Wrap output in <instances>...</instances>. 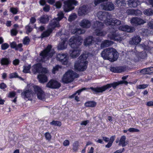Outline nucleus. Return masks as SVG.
<instances>
[{
  "label": "nucleus",
  "instance_id": "f257e3e1",
  "mask_svg": "<svg viewBox=\"0 0 153 153\" xmlns=\"http://www.w3.org/2000/svg\"><path fill=\"white\" fill-rule=\"evenodd\" d=\"M82 39L79 36H73L69 40V44L71 48L69 52L71 57L72 58H75L78 57L81 51L79 46L81 45Z\"/></svg>",
  "mask_w": 153,
  "mask_h": 153
},
{
  "label": "nucleus",
  "instance_id": "f03ea898",
  "mask_svg": "<svg viewBox=\"0 0 153 153\" xmlns=\"http://www.w3.org/2000/svg\"><path fill=\"white\" fill-rule=\"evenodd\" d=\"M124 84L127 85L128 82L125 80L118 81L117 82H114L110 84H108L106 85L103 86L101 87H97L94 88L93 87H90V89L93 91L94 94L99 93H102L107 89L112 87L114 89H116L117 86L120 85Z\"/></svg>",
  "mask_w": 153,
  "mask_h": 153
},
{
  "label": "nucleus",
  "instance_id": "7ed1b4c3",
  "mask_svg": "<svg viewBox=\"0 0 153 153\" xmlns=\"http://www.w3.org/2000/svg\"><path fill=\"white\" fill-rule=\"evenodd\" d=\"M102 57L104 59H107L111 62L116 61L118 58V53L113 48H108L104 49L101 53Z\"/></svg>",
  "mask_w": 153,
  "mask_h": 153
},
{
  "label": "nucleus",
  "instance_id": "20e7f679",
  "mask_svg": "<svg viewBox=\"0 0 153 153\" xmlns=\"http://www.w3.org/2000/svg\"><path fill=\"white\" fill-rule=\"evenodd\" d=\"M79 77V75L74 71L69 70L64 75L62 80L64 83L67 84L72 82L75 78Z\"/></svg>",
  "mask_w": 153,
  "mask_h": 153
},
{
  "label": "nucleus",
  "instance_id": "39448f33",
  "mask_svg": "<svg viewBox=\"0 0 153 153\" xmlns=\"http://www.w3.org/2000/svg\"><path fill=\"white\" fill-rule=\"evenodd\" d=\"M79 4L78 2L76 0H67L63 2V8L65 12H68L74 9V6Z\"/></svg>",
  "mask_w": 153,
  "mask_h": 153
},
{
  "label": "nucleus",
  "instance_id": "423d86ee",
  "mask_svg": "<svg viewBox=\"0 0 153 153\" xmlns=\"http://www.w3.org/2000/svg\"><path fill=\"white\" fill-rule=\"evenodd\" d=\"M56 24L54 20L51 21L48 26V29L44 31L41 34L42 38H44L49 36L52 33L53 30L56 27Z\"/></svg>",
  "mask_w": 153,
  "mask_h": 153
},
{
  "label": "nucleus",
  "instance_id": "0eeeda50",
  "mask_svg": "<svg viewBox=\"0 0 153 153\" xmlns=\"http://www.w3.org/2000/svg\"><path fill=\"white\" fill-rule=\"evenodd\" d=\"M32 71V72L34 74H36L37 73L47 74L48 72L47 68H43L42 64L39 63L33 65Z\"/></svg>",
  "mask_w": 153,
  "mask_h": 153
},
{
  "label": "nucleus",
  "instance_id": "6e6552de",
  "mask_svg": "<svg viewBox=\"0 0 153 153\" xmlns=\"http://www.w3.org/2000/svg\"><path fill=\"white\" fill-rule=\"evenodd\" d=\"M104 24L103 23L99 21H96L94 24L95 33L96 35L98 36H102L105 35L106 33L102 30Z\"/></svg>",
  "mask_w": 153,
  "mask_h": 153
},
{
  "label": "nucleus",
  "instance_id": "1a4fd4ad",
  "mask_svg": "<svg viewBox=\"0 0 153 153\" xmlns=\"http://www.w3.org/2000/svg\"><path fill=\"white\" fill-rule=\"evenodd\" d=\"M123 34L115 30L108 35V37L111 40L120 42L123 39Z\"/></svg>",
  "mask_w": 153,
  "mask_h": 153
},
{
  "label": "nucleus",
  "instance_id": "9d476101",
  "mask_svg": "<svg viewBox=\"0 0 153 153\" xmlns=\"http://www.w3.org/2000/svg\"><path fill=\"white\" fill-rule=\"evenodd\" d=\"M67 53H59L57 55L56 59L62 65H67L68 63V57Z\"/></svg>",
  "mask_w": 153,
  "mask_h": 153
},
{
  "label": "nucleus",
  "instance_id": "9b49d317",
  "mask_svg": "<svg viewBox=\"0 0 153 153\" xmlns=\"http://www.w3.org/2000/svg\"><path fill=\"white\" fill-rule=\"evenodd\" d=\"M76 62L74 64V68L76 70L79 71H84L87 68L88 62Z\"/></svg>",
  "mask_w": 153,
  "mask_h": 153
},
{
  "label": "nucleus",
  "instance_id": "f8f14e48",
  "mask_svg": "<svg viewBox=\"0 0 153 153\" xmlns=\"http://www.w3.org/2000/svg\"><path fill=\"white\" fill-rule=\"evenodd\" d=\"M52 48V45H48L46 48L40 54V55L43 58L47 56L50 57H52L53 54V53L51 51Z\"/></svg>",
  "mask_w": 153,
  "mask_h": 153
},
{
  "label": "nucleus",
  "instance_id": "ddd939ff",
  "mask_svg": "<svg viewBox=\"0 0 153 153\" xmlns=\"http://www.w3.org/2000/svg\"><path fill=\"white\" fill-rule=\"evenodd\" d=\"M97 16L100 20L104 21L105 20V23L107 20L111 17V15L109 14L107 12L100 11L97 13Z\"/></svg>",
  "mask_w": 153,
  "mask_h": 153
},
{
  "label": "nucleus",
  "instance_id": "4468645a",
  "mask_svg": "<svg viewBox=\"0 0 153 153\" xmlns=\"http://www.w3.org/2000/svg\"><path fill=\"white\" fill-rule=\"evenodd\" d=\"M33 88L34 91L37 94L38 98L42 100L45 99V95L41 88L37 85L33 86Z\"/></svg>",
  "mask_w": 153,
  "mask_h": 153
},
{
  "label": "nucleus",
  "instance_id": "2eb2a0df",
  "mask_svg": "<svg viewBox=\"0 0 153 153\" xmlns=\"http://www.w3.org/2000/svg\"><path fill=\"white\" fill-rule=\"evenodd\" d=\"M61 86L60 84L56 80L51 79L47 83L46 87L51 89L58 88Z\"/></svg>",
  "mask_w": 153,
  "mask_h": 153
},
{
  "label": "nucleus",
  "instance_id": "dca6fc26",
  "mask_svg": "<svg viewBox=\"0 0 153 153\" xmlns=\"http://www.w3.org/2000/svg\"><path fill=\"white\" fill-rule=\"evenodd\" d=\"M103 3L101 4L102 8L105 10L111 11L114 9V4L111 2H107Z\"/></svg>",
  "mask_w": 153,
  "mask_h": 153
},
{
  "label": "nucleus",
  "instance_id": "f3484780",
  "mask_svg": "<svg viewBox=\"0 0 153 153\" xmlns=\"http://www.w3.org/2000/svg\"><path fill=\"white\" fill-rule=\"evenodd\" d=\"M131 24L135 26H137L141 25H143L145 23L144 20L138 17H134L131 20Z\"/></svg>",
  "mask_w": 153,
  "mask_h": 153
},
{
  "label": "nucleus",
  "instance_id": "a211bd4d",
  "mask_svg": "<svg viewBox=\"0 0 153 153\" xmlns=\"http://www.w3.org/2000/svg\"><path fill=\"white\" fill-rule=\"evenodd\" d=\"M118 29L120 30L128 33H132L135 30L134 27L129 26L127 25L120 26L119 27Z\"/></svg>",
  "mask_w": 153,
  "mask_h": 153
},
{
  "label": "nucleus",
  "instance_id": "6ab92c4d",
  "mask_svg": "<svg viewBox=\"0 0 153 153\" xmlns=\"http://www.w3.org/2000/svg\"><path fill=\"white\" fill-rule=\"evenodd\" d=\"M121 24V21L115 18H113L108 20H107L106 22V24L108 25L117 26Z\"/></svg>",
  "mask_w": 153,
  "mask_h": 153
},
{
  "label": "nucleus",
  "instance_id": "aec40b11",
  "mask_svg": "<svg viewBox=\"0 0 153 153\" xmlns=\"http://www.w3.org/2000/svg\"><path fill=\"white\" fill-rule=\"evenodd\" d=\"M88 7L85 5L80 7L78 11L79 15L82 16L87 14L88 12Z\"/></svg>",
  "mask_w": 153,
  "mask_h": 153
},
{
  "label": "nucleus",
  "instance_id": "412c9836",
  "mask_svg": "<svg viewBox=\"0 0 153 153\" xmlns=\"http://www.w3.org/2000/svg\"><path fill=\"white\" fill-rule=\"evenodd\" d=\"M90 88H88L84 87L81 89H79L77 91H76L75 93H74L71 96V97L73 98L75 97V100L77 102L79 101L80 100L79 97L77 96H76V95L77 94H78V95H79L82 91L85 90H87L89 89H90Z\"/></svg>",
  "mask_w": 153,
  "mask_h": 153
},
{
  "label": "nucleus",
  "instance_id": "4be33fe9",
  "mask_svg": "<svg viewBox=\"0 0 153 153\" xmlns=\"http://www.w3.org/2000/svg\"><path fill=\"white\" fill-rule=\"evenodd\" d=\"M38 20L39 23L42 24H47L49 20V16L47 15H43L39 18Z\"/></svg>",
  "mask_w": 153,
  "mask_h": 153
},
{
  "label": "nucleus",
  "instance_id": "5701e85b",
  "mask_svg": "<svg viewBox=\"0 0 153 153\" xmlns=\"http://www.w3.org/2000/svg\"><path fill=\"white\" fill-rule=\"evenodd\" d=\"M141 39L139 36H134L129 41V43L131 45H136L139 43L141 41Z\"/></svg>",
  "mask_w": 153,
  "mask_h": 153
},
{
  "label": "nucleus",
  "instance_id": "b1692460",
  "mask_svg": "<svg viewBox=\"0 0 153 153\" xmlns=\"http://www.w3.org/2000/svg\"><path fill=\"white\" fill-rule=\"evenodd\" d=\"M94 41L92 36H89L87 37L84 40V44L85 46H88L94 43Z\"/></svg>",
  "mask_w": 153,
  "mask_h": 153
},
{
  "label": "nucleus",
  "instance_id": "393cba45",
  "mask_svg": "<svg viewBox=\"0 0 153 153\" xmlns=\"http://www.w3.org/2000/svg\"><path fill=\"white\" fill-rule=\"evenodd\" d=\"M46 74H41L37 76V79L39 82L42 83L46 82L48 81V77L45 75Z\"/></svg>",
  "mask_w": 153,
  "mask_h": 153
},
{
  "label": "nucleus",
  "instance_id": "a878e982",
  "mask_svg": "<svg viewBox=\"0 0 153 153\" xmlns=\"http://www.w3.org/2000/svg\"><path fill=\"white\" fill-rule=\"evenodd\" d=\"M32 91L30 89H27L24 91L21 94L22 97L25 99L30 97L32 95Z\"/></svg>",
  "mask_w": 153,
  "mask_h": 153
},
{
  "label": "nucleus",
  "instance_id": "bb28decb",
  "mask_svg": "<svg viewBox=\"0 0 153 153\" xmlns=\"http://www.w3.org/2000/svg\"><path fill=\"white\" fill-rule=\"evenodd\" d=\"M80 26L85 28H88L91 25L90 22L87 19H83L81 21L80 24Z\"/></svg>",
  "mask_w": 153,
  "mask_h": 153
},
{
  "label": "nucleus",
  "instance_id": "cd10ccee",
  "mask_svg": "<svg viewBox=\"0 0 153 153\" xmlns=\"http://www.w3.org/2000/svg\"><path fill=\"white\" fill-rule=\"evenodd\" d=\"M110 71L113 72L115 73H120L125 71L124 67H111L110 69Z\"/></svg>",
  "mask_w": 153,
  "mask_h": 153
},
{
  "label": "nucleus",
  "instance_id": "c85d7f7f",
  "mask_svg": "<svg viewBox=\"0 0 153 153\" xmlns=\"http://www.w3.org/2000/svg\"><path fill=\"white\" fill-rule=\"evenodd\" d=\"M58 17L55 19H53L51 21L54 20V22L56 24V27L59 26V21L61 20L63 17H64V14L63 13L61 12L58 14Z\"/></svg>",
  "mask_w": 153,
  "mask_h": 153
},
{
  "label": "nucleus",
  "instance_id": "c756f323",
  "mask_svg": "<svg viewBox=\"0 0 153 153\" xmlns=\"http://www.w3.org/2000/svg\"><path fill=\"white\" fill-rule=\"evenodd\" d=\"M140 4V2L138 0H129L128 4L130 7H135Z\"/></svg>",
  "mask_w": 153,
  "mask_h": 153
},
{
  "label": "nucleus",
  "instance_id": "7c9ffc66",
  "mask_svg": "<svg viewBox=\"0 0 153 153\" xmlns=\"http://www.w3.org/2000/svg\"><path fill=\"white\" fill-rule=\"evenodd\" d=\"M126 136L123 135L121 136L119 140V146H121L123 147L126 146L128 143V141H126Z\"/></svg>",
  "mask_w": 153,
  "mask_h": 153
},
{
  "label": "nucleus",
  "instance_id": "2f4dec72",
  "mask_svg": "<svg viewBox=\"0 0 153 153\" xmlns=\"http://www.w3.org/2000/svg\"><path fill=\"white\" fill-rule=\"evenodd\" d=\"M113 42L111 41L106 40L103 42L101 44L100 47L101 48L108 47L112 44Z\"/></svg>",
  "mask_w": 153,
  "mask_h": 153
},
{
  "label": "nucleus",
  "instance_id": "473e14b6",
  "mask_svg": "<svg viewBox=\"0 0 153 153\" xmlns=\"http://www.w3.org/2000/svg\"><path fill=\"white\" fill-rule=\"evenodd\" d=\"M67 44H66V41L62 40L60 42L57 48L58 50H62L65 49L67 48Z\"/></svg>",
  "mask_w": 153,
  "mask_h": 153
},
{
  "label": "nucleus",
  "instance_id": "72a5a7b5",
  "mask_svg": "<svg viewBox=\"0 0 153 153\" xmlns=\"http://www.w3.org/2000/svg\"><path fill=\"white\" fill-rule=\"evenodd\" d=\"M85 31L80 28H76L72 30V33L76 35H79L84 33Z\"/></svg>",
  "mask_w": 153,
  "mask_h": 153
},
{
  "label": "nucleus",
  "instance_id": "f704fd0d",
  "mask_svg": "<svg viewBox=\"0 0 153 153\" xmlns=\"http://www.w3.org/2000/svg\"><path fill=\"white\" fill-rule=\"evenodd\" d=\"M10 60L6 57L2 58L1 60L0 63L2 65H7L10 63Z\"/></svg>",
  "mask_w": 153,
  "mask_h": 153
},
{
  "label": "nucleus",
  "instance_id": "c9c22d12",
  "mask_svg": "<svg viewBox=\"0 0 153 153\" xmlns=\"http://www.w3.org/2000/svg\"><path fill=\"white\" fill-rule=\"evenodd\" d=\"M147 54L145 51H143L139 53L138 55L137 56L139 59H144L146 57Z\"/></svg>",
  "mask_w": 153,
  "mask_h": 153
},
{
  "label": "nucleus",
  "instance_id": "e433bc0d",
  "mask_svg": "<svg viewBox=\"0 0 153 153\" xmlns=\"http://www.w3.org/2000/svg\"><path fill=\"white\" fill-rule=\"evenodd\" d=\"M143 13L145 15L150 16L153 15V10L151 8H148L145 10Z\"/></svg>",
  "mask_w": 153,
  "mask_h": 153
},
{
  "label": "nucleus",
  "instance_id": "4c0bfd02",
  "mask_svg": "<svg viewBox=\"0 0 153 153\" xmlns=\"http://www.w3.org/2000/svg\"><path fill=\"white\" fill-rule=\"evenodd\" d=\"M97 103L94 101H91L86 102L85 103V105L86 107H93L96 105Z\"/></svg>",
  "mask_w": 153,
  "mask_h": 153
},
{
  "label": "nucleus",
  "instance_id": "58836bf2",
  "mask_svg": "<svg viewBox=\"0 0 153 153\" xmlns=\"http://www.w3.org/2000/svg\"><path fill=\"white\" fill-rule=\"evenodd\" d=\"M50 124L53 126L60 127L62 125V123L59 121L53 120L50 123Z\"/></svg>",
  "mask_w": 153,
  "mask_h": 153
},
{
  "label": "nucleus",
  "instance_id": "ea45409f",
  "mask_svg": "<svg viewBox=\"0 0 153 153\" xmlns=\"http://www.w3.org/2000/svg\"><path fill=\"white\" fill-rule=\"evenodd\" d=\"M87 59V55L85 54H81L79 58V59L80 60L79 62H83L86 61L85 60Z\"/></svg>",
  "mask_w": 153,
  "mask_h": 153
},
{
  "label": "nucleus",
  "instance_id": "a19ab883",
  "mask_svg": "<svg viewBox=\"0 0 153 153\" xmlns=\"http://www.w3.org/2000/svg\"><path fill=\"white\" fill-rule=\"evenodd\" d=\"M116 4L118 6H119L120 4L121 6H126V4L125 3V1L124 0H116Z\"/></svg>",
  "mask_w": 153,
  "mask_h": 153
},
{
  "label": "nucleus",
  "instance_id": "79ce46f5",
  "mask_svg": "<svg viewBox=\"0 0 153 153\" xmlns=\"http://www.w3.org/2000/svg\"><path fill=\"white\" fill-rule=\"evenodd\" d=\"M76 17L75 13H73L70 15L68 18V21L72 22L74 20Z\"/></svg>",
  "mask_w": 153,
  "mask_h": 153
},
{
  "label": "nucleus",
  "instance_id": "37998d69",
  "mask_svg": "<svg viewBox=\"0 0 153 153\" xmlns=\"http://www.w3.org/2000/svg\"><path fill=\"white\" fill-rule=\"evenodd\" d=\"M79 146V143L78 141H75L73 144V149L75 152L77 151L78 149V146Z\"/></svg>",
  "mask_w": 153,
  "mask_h": 153
},
{
  "label": "nucleus",
  "instance_id": "c03bdc74",
  "mask_svg": "<svg viewBox=\"0 0 153 153\" xmlns=\"http://www.w3.org/2000/svg\"><path fill=\"white\" fill-rule=\"evenodd\" d=\"M18 32L16 28H13L10 30L11 35L12 36H16V35Z\"/></svg>",
  "mask_w": 153,
  "mask_h": 153
},
{
  "label": "nucleus",
  "instance_id": "a18cd8bd",
  "mask_svg": "<svg viewBox=\"0 0 153 153\" xmlns=\"http://www.w3.org/2000/svg\"><path fill=\"white\" fill-rule=\"evenodd\" d=\"M30 42L29 38L28 36L25 37L23 39V44L24 45H27L29 44Z\"/></svg>",
  "mask_w": 153,
  "mask_h": 153
},
{
  "label": "nucleus",
  "instance_id": "49530a36",
  "mask_svg": "<svg viewBox=\"0 0 153 153\" xmlns=\"http://www.w3.org/2000/svg\"><path fill=\"white\" fill-rule=\"evenodd\" d=\"M9 78L10 79H12L14 78H18L22 79V78L18 76V74L16 73H12L10 74Z\"/></svg>",
  "mask_w": 153,
  "mask_h": 153
},
{
  "label": "nucleus",
  "instance_id": "de8ad7c7",
  "mask_svg": "<svg viewBox=\"0 0 153 153\" xmlns=\"http://www.w3.org/2000/svg\"><path fill=\"white\" fill-rule=\"evenodd\" d=\"M10 10L13 14L15 15L17 13L18 9L17 8L12 7L10 8Z\"/></svg>",
  "mask_w": 153,
  "mask_h": 153
},
{
  "label": "nucleus",
  "instance_id": "09e8293b",
  "mask_svg": "<svg viewBox=\"0 0 153 153\" xmlns=\"http://www.w3.org/2000/svg\"><path fill=\"white\" fill-rule=\"evenodd\" d=\"M31 67L30 65H29L27 66H24L23 71L24 73H26L28 72Z\"/></svg>",
  "mask_w": 153,
  "mask_h": 153
},
{
  "label": "nucleus",
  "instance_id": "8fccbe9b",
  "mask_svg": "<svg viewBox=\"0 0 153 153\" xmlns=\"http://www.w3.org/2000/svg\"><path fill=\"white\" fill-rule=\"evenodd\" d=\"M9 45L7 43L2 44L1 46V49L2 50H5L9 47Z\"/></svg>",
  "mask_w": 153,
  "mask_h": 153
},
{
  "label": "nucleus",
  "instance_id": "3c124183",
  "mask_svg": "<svg viewBox=\"0 0 153 153\" xmlns=\"http://www.w3.org/2000/svg\"><path fill=\"white\" fill-rule=\"evenodd\" d=\"M22 45L21 43H20L18 45H17V47H16L15 48L16 50H19L21 52L22 51L23 49L22 48Z\"/></svg>",
  "mask_w": 153,
  "mask_h": 153
},
{
  "label": "nucleus",
  "instance_id": "603ef678",
  "mask_svg": "<svg viewBox=\"0 0 153 153\" xmlns=\"http://www.w3.org/2000/svg\"><path fill=\"white\" fill-rule=\"evenodd\" d=\"M149 86L148 84H141L137 86V88L139 89H144Z\"/></svg>",
  "mask_w": 153,
  "mask_h": 153
},
{
  "label": "nucleus",
  "instance_id": "864d4df0",
  "mask_svg": "<svg viewBox=\"0 0 153 153\" xmlns=\"http://www.w3.org/2000/svg\"><path fill=\"white\" fill-rule=\"evenodd\" d=\"M25 28L27 30V32L28 33L30 32L33 30V28L30 25V23L25 27Z\"/></svg>",
  "mask_w": 153,
  "mask_h": 153
},
{
  "label": "nucleus",
  "instance_id": "5fc2aeb1",
  "mask_svg": "<svg viewBox=\"0 0 153 153\" xmlns=\"http://www.w3.org/2000/svg\"><path fill=\"white\" fill-rule=\"evenodd\" d=\"M108 0H94V4L95 6H97L98 4L102 3L108 1Z\"/></svg>",
  "mask_w": 153,
  "mask_h": 153
},
{
  "label": "nucleus",
  "instance_id": "6e6d98bb",
  "mask_svg": "<svg viewBox=\"0 0 153 153\" xmlns=\"http://www.w3.org/2000/svg\"><path fill=\"white\" fill-rule=\"evenodd\" d=\"M142 33L143 35L148 36L149 33V31L148 29H143L142 30Z\"/></svg>",
  "mask_w": 153,
  "mask_h": 153
},
{
  "label": "nucleus",
  "instance_id": "4d7b16f0",
  "mask_svg": "<svg viewBox=\"0 0 153 153\" xmlns=\"http://www.w3.org/2000/svg\"><path fill=\"white\" fill-rule=\"evenodd\" d=\"M54 5L56 6V8L59 9L61 8L62 6V3L61 2L58 1L56 2Z\"/></svg>",
  "mask_w": 153,
  "mask_h": 153
},
{
  "label": "nucleus",
  "instance_id": "13d9d810",
  "mask_svg": "<svg viewBox=\"0 0 153 153\" xmlns=\"http://www.w3.org/2000/svg\"><path fill=\"white\" fill-rule=\"evenodd\" d=\"M45 137L46 139L47 140H51V135L49 133L46 132V133H45Z\"/></svg>",
  "mask_w": 153,
  "mask_h": 153
},
{
  "label": "nucleus",
  "instance_id": "bf43d9fd",
  "mask_svg": "<svg viewBox=\"0 0 153 153\" xmlns=\"http://www.w3.org/2000/svg\"><path fill=\"white\" fill-rule=\"evenodd\" d=\"M128 131L131 132H139L140 130L134 128H129L128 130Z\"/></svg>",
  "mask_w": 153,
  "mask_h": 153
},
{
  "label": "nucleus",
  "instance_id": "052dcab7",
  "mask_svg": "<svg viewBox=\"0 0 153 153\" xmlns=\"http://www.w3.org/2000/svg\"><path fill=\"white\" fill-rule=\"evenodd\" d=\"M10 47L12 48L15 49L17 47L16 42L15 41H13L12 42L10 43Z\"/></svg>",
  "mask_w": 153,
  "mask_h": 153
},
{
  "label": "nucleus",
  "instance_id": "680f3d73",
  "mask_svg": "<svg viewBox=\"0 0 153 153\" xmlns=\"http://www.w3.org/2000/svg\"><path fill=\"white\" fill-rule=\"evenodd\" d=\"M59 68H60V66L58 65H57L53 67L52 70V73L55 74L56 71H58Z\"/></svg>",
  "mask_w": 153,
  "mask_h": 153
},
{
  "label": "nucleus",
  "instance_id": "e2e57ef3",
  "mask_svg": "<svg viewBox=\"0 0 153 153\" xmlns=\"http://www.w3.org/2000/svg\"><path fill=\"white\" fill-rule=\"evenodd\" d=\"M50 10V7L49 5L45 4V6L43 8V10L45 12H48Z\"/></svg>",
  "mask_w": 153,
  "mask_h": 153
},
{
  "label": "nucleus",
  "instance_id": "0e129e2a",
  "mask_svg": "<svg viewBox=\"0 0 153 153\" xmlns=\"http://www.w3.org/2000/svg\"><path fill=\"white\" fill-rule=\"evenodd\" d=\"M142 14L141 11L139 10H134V15L139 16L140 15Z\"/></svg>",
  "mask_w": 153,
  "mask_h": 153
},
{
  "label": "nucleus",
  "instance_id": "69168bd1",
  "mask_svg": "<svg viewBox=\"0 0 153 153\" xmlns=\"http://www.w3.org/2000/svg\"><path fill=\"white\" fill-rule=\"evenodd\" d=\"M127 13L129 15H134V10L133 9H128L127 10Z\"/></svg>",
  "mask_w": 153,
  "mask_h": 153
},
{
  "label": "nucleus",
  "instance_id": "338daca9",
  "mask_svg": "<svg viewBox=\"0 0 153 153\" xmlns=\"http://www.w3.org/2000/svg\"><path fill=\"white\" fill-rule=\"evenodd\" d=\"M36 21V19L34 17H31L30 19V24H33L35 23Z\"/></svg>",
  "mask_w": 153,
  "mask_h": 153
},
{
  "label": "nucleus",
  "instance_id": "774afa93",
  "mask_svg": "<svg viewBox=\"0 0 153 153\" xmlns=\"http://www.w3.org/2000/svg\"><path fill=\"white\" fill-rule=\"evenodd\" d=\"M148 25L149 27L151 29H153V20L150 21Z\"/></svg>",
  "mask_w": 153,
  "mask_h": 153
}]
</instances>
